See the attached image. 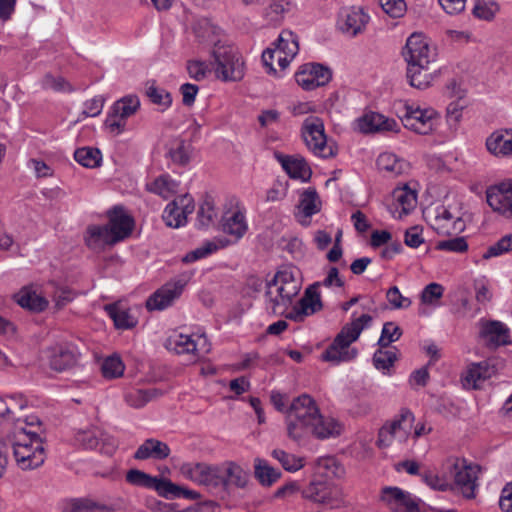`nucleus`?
Listing matches in <instances>:
<instances>
[{
    "mask_svg": "<svg viewBox=\"0 0 512 512\" xmlns=\"http://www.w3.org/2000/svg\"><path fill=\"white\" fill-rule=\"evenodd\" d=\"M199 339H202L204 344L203 346L197 343L195 340H193L188 335L180 334L176 336L175 338H170L168 340L170 349L174 350L177 354H193L198 355L200 351H203L205 353L210 351V346L206 344V337L204 335H201Z\"/></svg>",
    "mask_w": 512,
    "mask_h": 512,
    "instance_id": "72a5a7b5",
    "label": "nucleus"
},
{
    "mask_svg": "<svg viewBox=\"0 0 512 512\" xmlns=\"http://www.w3.org/2000/svg\"><path fill=\"white\" fill-rule=\"evenodd\" d=\"M75 441L85 449H96L112 454L117 447L116 440L96 426L80 429L75 434Z\"/></svg>",
    "mask_w": 512,
    "mask_h": 512,
    "instance_id": "2eb2a0df",
    "label": "nucleus"
},
{
    "mask_svg": "<svg viewBox=\"0 0 512 512\" xmlns=\"http://www.w3.org/2000/svg\"><path fill=\"white\" fill-rule=\"evenodd\" d=\"M216 217L213 201L206 199L197 212V220L200 227H208Z\"/></svg>",
    "mask_w": 512,
    "mask_h": 512,
    "instance_id": "e2e57ef3",
    "label": "nucleus"
},
{
    "mask_svg": "<svg viewBox=\"0 0 512 512\" xmlns=\"http://www.w3.org/2000/svg\"><path fill=\"white\" fill-rule=\"evenodd\" d=\"M434 230L439 235H451L464 229V221L449 209L441 207L434 219Z\"/></svg>",
    "mask_w": 512,
    "mask_h": 512,
    "instance_id": "c85d7f7f",
    "label": "nucleus"
},
{
    "mask_svg": "<svg viewBox=\"0 0 512 512\" xmlns=\"http://www.w3.org/2000/svg\"><path fill=\"white\" fill-rule=\"evenodd\" d=\"M273 280L274 286H283L285 293L290 296L296 297L302 288L300 271L294 266H283L276 272Z\"/></svg>",
    "mask_w": 512,
    "mask_h": 512,
    "instance_id": "cd10ccee",
    "label": "nucleus"
},
{
    "mask_svg": "<svg viewBox=\"0 0 512 512\" xmlns=\"http://www.w3.org/2000/svg\"><path fill=\"white\" fill-rule=\"evenodd\" d=\"M498 10L499 7L496 3H487L483 0H477L472 10V14L480 20L491 21L494 19Z\"/></svg>",
    "mask_w": 512,
    "mask_h": 512,
    "instance_id": "5fc2aeb1",
    "label": "nucleus"
},
{
    "mask_svg": "<svg viewBox=\"0 0 512 512\" xmlns=\"http://www.w3.org/2000/svg\"><path fill=\"white\" fill-rule=\"evenodd\" d=\"M339 469L334 458L319 459L317 471L308 485L301 490L302 497L316 504L327 505L332 509L341 507L345 498L343 490L328 475L329 473L337 475Z\"/></svg>",
    "mask_w": 512,
    "mask_h": 512,
    "instance_id": "f257e3e1",
    "label": "nucleus"
},
{
    "mask_svg": "<svg viewBox=\"0 0 512 512\" xmlns=\"http://www.w3.org/2000/svg\"><path fill=\"white\" fill-rule=\"evenodd\" d=\"M170 454L169 446L157 439H146L134 453V459L146 460L153 458L156 460L166 459Z\"/></svg>",
    "mask_w": 512,
    "mask_h": 512,
    "instance_id": "7c9ffc66",
    "label": "nucleus"
},
{
    "mask_svg": "<svg viewBox=\"0 0 512 512\" xmlns=\"http://www.w3.org/2000/svg\"><path fill=\"white\" fill-rule=\"evenodd\" d=\"M357 127L360 132L368 134L381 131H396L398 125L394 119L386 118L377 112H369L357 120Z\"/></svg>",
    "mask_w": 512,
    "mask_h": 512,
    "instance_id": "393cba45",
    "label": "nucleus"
},
{
    "mask_svg": "<svg viewBox=\"0 0 512 512\" xmlns=\"http://www.w3.org/2000/svg\"><path fill=\"white\" fill-rule=\"evenodd\" d=\"M396 360L397 351L395 348H393V350H384L380 347L373 355V365L376 369L382 370L384 373L385 371L389 372Z\"/></svg>",
    "mask_w": 512,
    "mask_h": 512,
    "instance_id": "de8ad7c7",
    "label": "nucleus"
},
{
    "mask_svg": "<svg viewBox=\"0 0 512 512\" xmlns=\"http://www.w3.org/2000/svg\"><path fill=\"white\" fill-rule=\"evenodd\" d=\"M44 356L52 370L63 372L77 365L80 353L74 344L60 343L48 347Z\"/></svg>",
    "mask_w": 512,
    "mask_h": 512,
    "instance_id": "ddd939ff",
    "label": "nucleus"
},
{
    "mask_svg": "<svg viewBox=\"0 0 512 512\" xmlns=\"http://www.w3.org/2000/svg\"><path fill=\"white\" fill-rule=\"evenodd\" d=\"M403 57L410 64H432L436 53L431 49L427 39L418 33H413L406 41Z\"/></svg>",
    "mask_w": 512,
    "mask_h": 512,
    "instance_id": "4468645a",
    "label": "nucleus"
},
{
    "mask_svg": "<svg viewBox=\"0 0 512 512\" xmlns=\"http://www.w3.org/2000/svg\"><path fill=\"white\" fill-rule=\"evenodd\" d=\"M174 186V183L169 180L168 176H160L152 183L147 184V189L148 191L167 199L174 192Z\"/></svg>",
    "mask_w": 512,
    "mask_h": 512,
    "instance_id": "6e6d98bb",
    "label": "nucleus"
},
{
    "mask_svg": "<svg viewBox=\"0 0 512 512\" xmlns=\"http://www.w3.org/2000/svg\"><path fill=\"white\" fill-rule=\"evenodd\" d=\"M435 248L441 251L463 253L467 251L468 243L464 237H456L437 242Z\"/></svg>",
    "mask_w": 512,
    "mask_h": 512,
    "instance_id": "680f3d73",
    "label": "nucleus"
},
{
    "mask_svg": "<svg viewBox=\"0 0 512 512\" xmlns=\"http://www.w3.org/2000/svg\"><path fill=\"white\" fill-rule=\"evenodd\" d=\"M223 465V476L225 482V491L230 487L244 489L249 482V473L234 461H225Z\"/></svg>",
    "mask_w": 512,
    "mask_h": 512,
    "instance_id": "473e14b6",
    "label": "nucleus"
},
{
    "mask_svg": "<svg viewBox=\"0 0 512 512\" xmlns=\"http://www.w3.org/2000/svg\"><path fill=\"white\" fill-rule=\"evenodd\" d=\"M182 475L198 485L205 486L209 491L221 493L225 491L223 465L207 463H184L181 465Z\"/></svg>",
    "mask_w": 512,
    "mask_h": 512,
    "instance_id": "39448f33",
    "label": "nucleus"
},
{
    "mask_svg": "<svg viewBox=\"0 0 512 512\" xmlns=\"http://www.w3.org/2000/svg\"><path fill=\"white\" fill-rule=\"evenodd\" d=\"M444 288L441 284L430 283L428 284L421 293V301L424 304H433L435 300L440 299L443 296Z\"/></svg>",
    "mask_w": 512,
    "mask_h": 512,
    "instance_id": "774afa93",
    "label": "nucleus"
},
{
    "mask_svg": "<svg viewBox=\"0 0 512 512\" xmlns=\"http://www.w3.org/2000/svg\"><path fill=\"white\" fill-rule=\"evenodd\" d=\"M125 366L119 356L106 358L101 366L102 374L107 379L118 378L123 375Z\"/></svg>",
    "mask_w": 512,
    "mask_h": 512,
    "instance_id": "603ef678",
    "label": "nucleus"
},
{
    "mask_svg": "<svg viewBox=\"0 0 512 512\" xmlns=\"http://www.w3.org/2000/svg\"><path fill=\"white\" fill-rule=\"evenodd\" d=\"M154 476H151L141 470L131 469L126 473V481L132 485L152 489Z\"/></svg>",
    "mask_w": 512,
    "mask_h": 512,
    "instance_id": "052dcab7",
    "label": "nucleus"
},
{
    "mask_svg": "<svg viewBox=\"0 0 512 512\" xmlns=\"http://www.w3.org/2000/svg\"><path fill=\"white\" fill-rule=\"evenodd\" d=\"M162 219L165 224L172 228H178L185 224V217L180 214V207L176 203H169L164 209Z\"/></svg>",
    "mask_w": 512,
    "mask_h": 512,
    "instance_id": "13d9d810",
    "label": "nucleus"
},
{
    "mask_svg": "<svg viewBox=\"0 0 512 512\" xmlns=\"http://www.w3.org/2000/svg\"><path fill=\"white\" fill-rule=\"evenodd\" d=\"M140 108L137 95H127L117 100L108 114L104 125L110 132L120 134L126 126V119L134 115Z\"/></svg>",
    "mask_w": 512,
    "mask_h": 512,
    "instance_id": "9b49d317",
    "label": "nucleus"
},
{
    "mask_svg": "<svg viewBox=\"0 0 512 512\" xmlns=\"http://www.w3.org/2000/svg\"><path fill=\"white\" fill-rule=\"evenodd\" d=\"M377 167L381 171H386L394 175L401 174L404 162L392 153H382L377 158Z\"/></svg>",
    "mask_w": 512,
    "mask_h": 512,
    "instance_id": "49530a36",
    "label": "nucleus"
},
{
    "mask_svg": "<svg viewBox=\"0 0 512 512\" xmlns=\"http://www.w3.org/2000/svg\"><path fill=\"white\" fill-rule=\"evenodd\" d=\"M277 50V62L280 69L285 70L298 54L299 43L297 35L290 30H283L274 43Z\"/></svg>",
    "mask_w": 512,
    "mask_h": 512,
    "instance_id": "5701e85b",
    "label": "nucleus"
},
{
    "mask_svg": "<svg viewBox=\"0 0 512 512\" xmlns=\"http://www.w3.org/2000/svg\"><path fill=\"white\" fill-rule=\"evenodd\" d=\"M272 457L278 460L282 467L289 472H296L304 467V458L289 454L282 449H274L271 453Z\"/></svg>",
    "mask_w": 512,
    "mask_h": 512,
    "instance_id": "a18cd8bd",
    "label": "nucleus"
},
{
    "mask_svg": "<svg viewBox=\"0 0 512 512\" xmlns=\"http://www.w3.org/2000/svg\"><path fill=\"white\" fill-rule=\"evenodd\" d=\"M478 326L479 338L489 349L511 344L510 330L501 321L481 319Z\"/></svg>",
    "mask_w": 512,
    "mask_h": 512,
    "instance_id": "dca6fc26",
    "label": "nucleus"
},
{
    "mask_svg": "<svg viewBox=\"0 0 512 512\" xmlns=\"http://www.w3.org/2000/svg\"><path fill=\"white\" fill-rule=\"evenodd\" d=\"M152 489L155 490L159 496L166 499L180 498V486L174 484L169 479L155 477Z\"/></svg>",
    "mask_w": 512,
    "mask_h": 512,
    "instance_id": "8fccbe9b",
    "label": "nucleus"
},
{
    "mask_svg": "<svg viewBox=\"0 0 512 512\" xmlns=\"http://www.w3.org/2000/svg\"><path fill=\"white\" fill-rule=\"evenodd\" d=\"M286 414L288 436L294 441L308 434L320 416L315 401L307 394L294 399Z\"/></svg>",
    "mask_w": 512,
    "mask_h": 512,
    "instance_id": "7ed1b4c3",
    "label": "nucleus"
},
{
    "mask_svg": "<svg viewBox=\"0 0 512 512\" xmlns=\"http://www.w3.org/2000/svg\"><path fill=\"white\" fill-rule=\"evenodd\" d=\"M402 335L401 328L394 322H386L383 325L378 345L381 348H387L391 343L397 341Z\"/></svg>",
    "mask_w": 512,
    "mask_h": 512,
    "instance_id": "864d4df0",
    "label": "nucleus"
},
{
    "mask_svg": "<svg viewBox=\"0 0 512 512\" xmlns=\"http://www.w3.org/2000/svg\"><path fill=\"white\" fill-rule=\"evenodd\" d=\"M383 11L392 18L402 17L406 11L404 0H379Z\"/></svg>",
    "mask_w": 512,
    "mask_h": 512,
    "instance_id": "0e129e2a",
    "label": "nucleus"
},
{
    "mask_svg": "<svg viewBox=\"0 0 512 512\" xmlns=\"http://www.w3.org/2000/svg\"><path fill=\"white\" fill-rule=\"evenodd\" d=\"M107 216L109 219L108 230L115 243L131 235L135 222L133 217L127 214L123 207L115 206L107 212Z\"/></svg>",
    "mask_w": 512,
    "mask_h": 512,
    "instance_id": "412c9836",
    "label": "nucleus"
},
{
    "mask_svg": "<svg viewBox=\"0 0 512 512\" xmlns=\"http://www.w3.org/2000/svg\"><path fill=\"white\" fill-rule=\"evenodd\" d=\"M400 119L405 128L420 135H428L437 126L439 114L433 108H421L414 104H404Z\"/></svg>",
    "mask_w": 512,
    "mask_h": 512,
    "instance_id": "6e6552de",
    "label": "nucleus"
},
{
    "mask_svg": "<svg viewBox=\"0 0 512 512\" xmlns=\"http://www.w3.org/2000/svg\"><path fill=\"white\" fill-rule=\"evenodd\" d=\"M436 69L432 64H410L407 67V78L412 87L425 89L430 86Z\"/></svg>",
    "mask_w": 512,
    "mask_h": 512,
    "instance_id": "2f4dec72",
    "label": "nucleus"
},
{
    "mask_svg": "<svg viewBox=\"0 0 512 512\" xmlns=\"http://www.w3.org/2000/svg\"><path fill=\"white\" fill-rule=\"evenodd\" d=\"M369 21V15L361 7H344L339 12V28L351 36L361 33Z\"/></svg>",
    "mask_w": 512,
    "mask_h": 512,
    "instance_id": "4be33fe9",
    "label": "nucleus"
},
{
    "mask_svg": "<svg viewBox=\"0 0 512 512\" xmlns=\"http://www.w3.org/2000/svg\"><path fill=\"white\" fill-rule=\"evenodd\" d=\"M512 250V234H508L500 238L496 243L491 245L483 254V259H490Z\"/></svg>",
    "mask_w": 512,
    "mask_h": 512,
    "instance_id": "4d7b16f0",
    "label": "nucleus"
},
{
    "mask_svg": "<svg viewBox=\"0 0 512 512\" xmlns=\"http://www.w3.org/2000/svg\"><path fill=\"white\" fill-rule=\"evenodd\" d=\"M413 420V414L408 409H402L397 418L380 428L377 445L385 448L392 445L393 441L405 442L409 437Z\"/></svg>",
    "mask_w": 512,
    "mask_h": 512,
    "instance_id": "1a4fd4ad",
    "label": "nucleus"
},
{
    "mask_svg": "<svg viewBox=\"0 0 512 512\" xmlns=\"http://www.w3.org/2000/svg\"><path fill=\"white\" fill-rule=\"evenodd\" d=\"M445 465L454 480V486L465 498H474L480 466L458 457L449 458Z\"/></svg>",
    "mask_w": 512,
    "mask_h": 512,
    "instance_id": "423d86ee",
    "label": "nucleus"
},
{
    "mask_svg": "<svg viewBox=\"0 0 512 512\" xmlns=\"http://www.w3.org/2000/svg\"><path fill=\"white\" fill-rule=\"evenodd\" d=\"M191 278V274L184 273L179 277L167 282L156 290L146 301V308L149 311L164 310L171 306L175 299L182 294L184 287Z\"/></svg>",
    "mask_w": 512,
    "mask_h": 512,
    "instance_id": "9d476101",
    "label": "nucleus"
},
{
    "mask_svg": "<svg viewBox=\"0 0 512 512\" xmlns=\"http://www.w3.org/2000/svg\"><path fill=\"white\" fill-rule=\"evenodd\" d=\"M371 321L372 317L370 315L363 314L344 325L333 342L323 352L322 360L334 364L353 360L357 356L358 351L356 348H350V345L359 338L362 330Z\"/></svg>",
    "mask_w": 512,
    "mask_h": 512,
    "instance_id": "f03ea898",
    "label": "nucleus"
},
{
    "mask_svg": "<svg viewBox=\"0 0 512 512\" xmlns=\"http://www.w3.org/2000/svg\"><path fill=\"white\" fill-rule=\"evenodd\" d=\"M145 95L153 104L162 107L163 111L172 104L171 94L165 89L157 87L155 81L146 83Z\"/></svg>",
    "mask_w": 512,
    "mask_h": 512,
    "instance_id": "37998d69",
    "label": "nucleus"
},
{
    "mask_svg": "<svg viewBox=\"0 0 512 512\" xmlns=\"http://www.w3.org/2000/svg\"><path fill=\"white\" fill-rule=\"evenodd\" d=\"M212 56L218 78L224 81H239L243 78L244 61L235 47L216 43Z\"/></svg>",
    "mask_w": 512,
    "mask_h": 512,
    "instance_id": "20e7f679",
    "label": "nucleus"
},
{
    "mask_svg": "<svg viewBox=\"0 0 512 512\" xmlns=\"http://www.w3.org/2000/svg\"><path fill=\"white\" fill-rule=\"evenodd\" d=\"M13 454L18 466L22 470H30L40 467L45 461V452L42 443H27L26 440L14 444Z\"/></svg>",
    "mask_w": 512,
    "mask_h": 512,
    "instance_id": "6ab92c4d",
    "label": "nucleus"
},
{
    "mask_svg": "<svg viewBox=\"0 0 512 512\" xmlns=\"http://www.w3.org/2000/svg\"><path fill=\"white\" fill-rule=\"evenodd\" d=\"M331 77L332 73L329 68L315 63L302 65L295 74L298 85L308 91L326 85Z\"/></svg>",
    "mask_w": 512,
    "mask_h": 512,
    "instance_id": "a211bd4d",
    "label": "nucleus"
},
{
    "mask_svg": "<svg viewBox=\"0 0 512 512\" xmlns=\"http://www.w3.org/2000/svg\"><path fill=\"white\" fill-rule=\"evenodd\" d=\"M393 195L397 203L402 208L401 214H408L416 206L417 195L415 191L409 189L408 187L396 189Z\"/></svg>",
    "mask_w": 512,
    "mask_h": 512,
    "instance_id": "09e8293b",
    "label": "nucleus"
},
{
    "mask_svg": "<svg viewBox=\"0 0 512 512\" xmlns=\"http://www.w3.org/2000/svg\"><path fill=\"white\" fill-rule=\"evenodd\" d=\"M42 88L54 92H72V85L62 76H54L51 73L45 74L41 80Z\"/></svg>",
    "mask_w": 512,
    "mask_h": 512,
    "instance_id": "3c124183",
    "label": "nucleus"
},
{
    "mask_svg": "<svg viewBox=\"0 0 512 512\" xmlns=\"http://www.w3.org/2000/svg\"><path fill=\"white\" fill-rule=\"evenodd\" d=\"M15 300L21 307L33 312H42L48 306L47 299L29 287L22 288L15 295Z\"/></svg>",
    "mask_w": 512,
    "mask_h": 512,
    "instance_id": "c9c22d12",
    "label": "nucleus"
},
{
    "mask_svg": "<svg viewBox=\"0 0 512 512\" xmlns=\"http://www.w3.org/2000/svg\"><path fill=\"white\" fill-rule=\"evenodd\" d=\"M163 392L157 388L131 389L125 393L126 403L133 408H142L149 401L161 396Z\"/></svg>",
    "mask_w": 512,
    "mask_h": 512,
    "instance_id": "ea45409f",
    "label": "nucleus"
},
{
    "mask_svg": "<svg viewBox=\"0 0 512 512\" xmlns=\"http://www.w3.org/2000/svg\"><path fill=\"white\" fill-rule=\"evenodd\" d=\"M191 151V144L182 139H175L171 143V147L169 148L167 154L173 163L180 166H185L190 162Z\"/></svg>",
    "mask_w": 512,
    "mask_h": 512,
    "instance_id": "79ce46f5",
    "label": "nucleus"
},
{
    "mask_svg": "<svg viewBox=\"0 0 512 512\" xmlns=\"http://www.w3.org/2000/svg\"><path fill=\"white\" fill-rule=\"evenodd\" d=\"M248 229L246 218L243 212L235 211L231 214H225L221 220V230L223 233L232 236L234 241H238L244 236Z\"/></svg>",
    "mask_w": 512,
    "mask_h": 512,
    "instance_id": "f704fd0d",
    "label": "nucleus"
},
{
    "mask_svg": "<svg viewBox=\"0 0 512 512\" xmlns=\"http://www.w3.org/2000/svg\"><path fill=\"white\" fill-rule=\"evenodd\" d=\"M405 494L406 492L398 487H384L381 492V500L391 509H398L400 502L405 500Z\"/></svg>",
    "mask_w": 512,
    "mask_h": 512,
    "instance_id": "bf43d9fd",
    "label": "nucleus"
},
{
    "mask_svg": "<svg viewBox=\"0 0 512 512\" xmlns=\"http://www.w3.org/2000/svg\"><path fill=\"white\" fill-rule=\"evenodd\" d=\"M423 481L432 489L446 491L452 488V484L445 477H440L432 472L422 474Z\"/></svg>",
    "mask_w": 512,
    "mask_h": 512,
    "instance_id": "338daca9",
    "label": "nucleus"
},
{
    "mask_svg": "<svg viewBox=\"0 0 512 512\" xmlns=\"http://www.w3.org/2000/svg\"><path fill=\"white\" fill-rule=\"evenodd\" d=\"M321 200L315 188H308L300 195L299 204L297 206L298 213L296 217L302 225H308L309 219L320 212Z\"/></svg>",
    "mask_w": 512,
    "mask_h": 512,
    "instance_id": "a878e982",
    "label": "nucleus"
},
{
    "mask_svg": "<svg viewBox=\"0 0 512 512\" xmlns=\"http://www.w3.org/2000/svg\"><path fill=\"white\" fill-rule=\"evenodd\" d=\"M386 298L394 309H406L412 303L409 298L400 293L397 286H393L387 291Z\"/></svg>",
    "mask_w": 512,
    "mask_h": 512,
    "instance_id": "69168bd1",
    "label": "nucleus"
},
{
    "mask_svg": "<svg viewBox=\"0 0 512 512\" xmlns=\"http://www.w3.org/2000/svg\"><path fill=\"white\" fill-rule=\"evenodd\" d=\"M285 291L286 289H284L283 286H274V280L272 279L267 283L265 292L272 313L284 317L295 299L294 296H290V294L285 293Z\"/></svg>",
    "mask_w": 512,
    "mask_h": 512,
    "instance_id": "bb28decb",
    "label": "nucleus"
},
{
    "mask_svg": "<svg viewBox=\"0 0 512 512\" xmlns=\"http://www.w3.org/2000/svg\"><path fill=\"white\" fill-rule=\"evenodd\" d=\"M74 159L86 168H95L100 165L101 152L91 147L78 148L74 152Z\"/></svg>",
    "mask_w": 512,
    "mask_h": 512,
    "instance_id": "c03bdc74",
    "label": "nucleus"
},
{
    "mask_svg": "<svg viewBox=\"0 0 512 512\" xmlns=\"http://www.w3.org/2000/svg\"><path fill=\"white\" fill-rule=\"evenodd\" d=\"M503 366V360L496 357H491L478 363H472L462 377L463 386L477 389L478 382L491 378L502 369Z\"/></svg>",
    "mask_w": 512,
    "mask_h": 512,
    "instance_id": "f3484780",
    "label": "nucleus"
},
{
    "mask_svg": "<svg viewBox=\"0 0 512 512\" xmlns=\"http://www.w3.org/2000/svg\"><path fill=\"white\" fill-rule=\"evenodd\" d=\"M486 148L494 156L512 155V129H499L486 139Z\"/></svg>",
    "mask_w": 512,
    "mask_h": 512,
    "instance_id": "c756f323",
    "label": "nucleus"
},
{
    "mask_svg": "<svg viewBox=\"0 0 512 512\" xmlns=\"http://www.w3.org/2000/svg\"><path fill=\"white\" fill-rule=\"evenodd\" d=\"M281 475V471L272 467L265 459H254V477L263 487L272 486Z\"/></svg>",
    "mask_w": 512,
    "mask_h": 512,
    "instance_id": "e433bc0d",
    "label": "nucleus"
},
{
    "mask_svg": "<svg viewBox=\"0 0 512 512\" xmlns=\"http://www.w3.org/2000/svg\"><path fill=\"white\" fill-rule=\"evenodd\" d=\"M341 431L342 426L338 421L333 418H324L320 415L309 433H312L317 438L324 439L332 436H338Z\"/></svg>",
    "mask_w": 512,
    "mask_h": 512,
    "instance_id": "a19ab883",
    "label": "nucleus"
},
{
    "mask_svg": "<svg viewBox=\"0 0 512 512\" xmlns=\"http://www.w3.org/2000/svg\"><path fill=\"white\" fill-rule=\"evenodd\" d=\"M275 158L291 178L300 179L303 182L310 180L312 170L302 156H289L280 152H275Z\"/></svg>",
    "mask_w": 512,
    "mask_h": 512,
    "instance_id": "b1692460",
    "label": "nucleus"
},
{
    "mask_svg": "<svg viewBox=\"0 0 512 512\" xmlns=\"http://www.w3.org/2000/svg\"><path fill=\"white\" fill-rule=\"evenodd\" d=\"M488 205L499 214L512 218V181L490 187L486 192Z\"/></svg>",
    "mask_w": 512,
    "mask_h": 512,
    "instance_id": "aec40b11",
    "label": "nucleus"
},
{
    "mask_svg": "<svg viewBox=\"0 0 512 512\" xmlns=\"http://www.w3.org/2000/svg\"><path fill=\"white\" fill-rule=\"evenodd\" d=\"M86 245L93 249L97 250L105 245H112L115 244L113 241V238L111 236V233L108 230V226H99V225H92L87 228V233L85 237Z\"/></svg>",
    "mask_w": 512,
    "mask_h": 512,
    "instance_id": "4c0bfd02",
    "label": "nucleus"
},
{
    "mask_svg": "<svg viewBox=\"0 0 512 512\" xmlns=\"http://www.w3.org/2000/svg\"><path fill=\"white\" fill-rule=\"evenodd\" d=\"M302 138L308 149L320 158H331L337 153L334 145L327 143L323 121L316 116L307 117L301 129Z\"/></svg>",
    "mask_w": 512,
    "mask_h": 512,
    "instance_id": "0eeeda50",
    "label": "nucleus"
},
{
    "mask_svg": "<svg viewBox=\"0 0 512 512\" xmlns=\"http://www.w3.org/2000/svg\"><path fill=\"white\" fill-rule=\"evenodd\" d=\"M319 286L320 283L316 282L306 288L299 301L285 314V318L294 322H303L306 317L321 311L323 303L317 290Z\"/></svg>",
    "mask_w": 512,
    "mask_h": 512,
    "instance_id": "f8f14e48",
    "label": "nucleus"
},
{
    "mask_svg": "<svg viewBox=\"0 0 512 512\" xmlns=\"http://www.w3.org/2000/svg\"><path fill=\"white\" fill-rule=\"evenodd\" d=\"M104 309L117 329H131L137 324L136 319L130 315L128 310L122 308L118 303L107 304Z\"/></svg>",
    "mask_w": 512,
    "mask_h": 512,
    "instance_id": "58836bf2",
    "label": "nucleus"
}]
</instances>
